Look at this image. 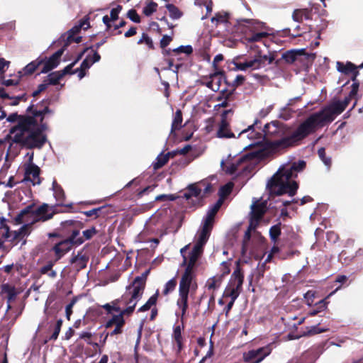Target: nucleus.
Listing matches in <instances>:
<instances>
[{"label": "nucleus", "instance_id": "nucleus-1", "mask_svg": "<svg viewBox=\"0 0 363 363\" xmlns=\"http://www.w3.org/2000/svg\"><path fill=\"white\" fill-rule=\"evenodd\" d=\"M48 112V108L42 111H37L33 116L21 118L18 125L10 130L9 138L11 142L26 146L28 148L41 147L46 141L43 134L45 129L44 125L40 124L43 115Z\"/></svg>", "mask_w": 363, "mask_h": 363}, {"label": "nucleus", "instance_id": "nucleus-2", "mask_svg": "<svg viewBox=\"0 0 363 363\" xmlns=\"http://www.w3.org/2000/svg\"><path fill=\"white\" fill-rule=\"evenodd\" d=\"M350 94L344 101H337L323 108L321 111L311 115L297 128L294 134L281 141L284 144H291L296 140H302L318 128L331 123L336 116L340 114L348 106L351 99Z\"/></svg>", "mask_w": 363, "mask_h": 363}, {"label": "nucleus", "instance_id": "nucleus-3", "mask_svg": "<svg viewBox=\"0 0 363 363\" xmlns=\"http://www.w3.org/2000/svg\"><path fill=\"white\" fill-rule=\"evenodd\" d=\"M306 166L303 160L294 162L290 166H284L279 169L267 183V186L272 193L276 195L289 194L294 196L298 188V184L294 180L298 172L302 171Z\"/></svg>", "mask_w": 363, "mask_h": 363}, {"label": "nucleus", "instance_id": "nucleus-4", "mask_svg": "<svg viewBox=\"0 0 363 363\" xmlns=\"http://www.w3.org/2000/svg\"><path fill=\"white\" fill-rule=\"evenodd\" d=\"M196 288L195 272L185 269L179 281V298L177 301V304L182 311V317L185 315L188 309L189 292L195 291Z\"/></svg>", "mask_w": 363, "mask_h": 363}, {"label": "nucleus", "instance_id": "nucleus-5", "mask_svg": "<svg viewBox=\"0 0 363 363\" xmlns=\"http://www.w3.org/2000/svg\"><path fill=\"white\" fill-rule=\"evenodd\" d=\"M48 204H43L37 208H33L32 206H28L16 216L14 218L16 225L21 224L23 222H29L32 220V223H36L42 220L45 221L50 219L52 213Z\"/></svg>", "mask_w": 363, "mask_h": 363}, {"label": "nucleus", "instance_id": "nucleus-6", "mask_svg": "<svg viewBox=\"0 0 363 363\" xmlns=\"http://www.w3.org/2000/svg\"><path fill=\"white\" fill-rule=\"evenodd\" d=\"M297 129L290 135L283 137L286 133V129L282 123L279 121H272L269 123H267L262 130L264 139L266 140H271L273 139L281 138L279 140H275L272 143L274 147H286L294 145L296 142L299 140L293 141L291 144L286 145L281 143V141L286 138L291 137Z\"/></svg>", "mask_w": 363, "mask_h": 363}, {"label": "nucleus", "instance_id": "nucleus-7", "mask_svg": "<svg viewBox=\"0 0 363 363\" xmlns=\"http://www.w3.org/2000/svg\"><path fill=\"white\" fill-rule=\"evenodd\" d=\"M145 284L135 279L131 285L126 288V291L121 296L122 305L126 307V312L134 311L137 303L142 298Z\"/></svg>", "mask_w": 363, "mask_h": 363}, {"label": "nucleus", "instance_id": "nucleus-8", "mask_svg": "<svg viewBox=\"0 0 363 363\" xmlns=\"http://www.w3.org/2000/svg\"><path fill=\"white\" fill-rule=\"evenodd\" d=\"M145 284L135 279L131 285L126 288V291L121 296L122 305L126 307V312L134 311L137 303L142 298Z\"/></svg>", "mask_w": 363, "mask_h": 363}, {"label": "nucleus", "instance_id": "nucleus-9", "mask_svg": "<svg viewBox=\"0 0 363 363\" xmlns=\"http://www.w3.org/2000/svg\"><path fill=\"white\" fill-rule=\"evenodd\" d=\"M274 58L272 55H257L254 59L235 63L236 69L240 71H253L259 69L272 63Z\"/></svg>", "mask_w": 363, "mask_h": 363}, {"label": "nucleus", "instance_id": "nucleus-10", "mask_svg": "<svg viewBox=\"0 0 363 363\" xmlns=\"http://www.w3.org/2000/svg\"><path fill=\"white\" fill-rule=\"evenodd\" d=\"M243 283V274L239 268H237L231 275L229 285L225 289V295L230 296L233 301L238 297Z\"/></svg>", "mask_w": 363, "mask_h": 363}, {"label": "nucleus", "instance_id": "nucleus-11", "mask_svg": "<svg viewBox=\"0 0 363 363\" xmlns=\"http://www.w3.org/2000/svg\"><path fill=\"white\" fill-rule=\"evenodd\" d=\"M33 154L29 156L28 161L23 164L24 168V178L21 182H30L33 185H38L41 183L40 177V169L39 167L35 164L33 162Z\"/></svg>", "mask_w": 363, "mask_h": 363}, {"label": "nucleus", "instance_id": "nucleus-12", "mask_svg": "<svg viewBox=\"0 0 363 363\" xmlns=\"http://www.w3.org/2000/svg\"><path fill=\"white\" fill-rule=\"evenodd\" d=\"M272 345H267L264 347L251 350L243 354L244 361L249 363H259L272 352Z\"/></svg>", "mask_w": 363, "mask_h": 363}, {"label": "nucleus", "instance_id": "nucleus-13", "mask_svg": "<svg viewBox=\"0 0 363 363\" xmlns=\"http://www.w3.org/2000/svg\"><path fill=\"white\" fill-rule=\"evenodd\" d=\"M282 57L286 62L290 64L296 61H302L304 59L313 62L315 58V54L306 53L305 49L291 50L284 53Z\"/></svg>", "mask_w": 363, "mask_h": 363}, {"label": "nucleus", "instance_id": "nucleus-14", "mask_svg": "<svg viewBox=\"0 0 363 363\" xmlns=\"http://www.w3.org/2000/svg\"><path fill=\"white\" fill-rule=\"evenodd\" d=\"M267 211L266 201H255L251 205V218L250 228H256L259 220Z\"/></svg>", "mask_w": 363, "mask_h": 363}, {"label": "nucleus", "instance_id": "nucleus-15", "mask_svg": "<svg viewBox=\"0 0 363 363\" xmlns=\"http://www.w3.org/2000/svg\"><path fill=\"white\" fill-rule=\"evenodd\" d=\"M244 159L242 157H232L229 155L220 162L223 170L228 174H236L239 167L242 164Z\"/></svg>", "mask_w": 363, "mask_h": 363}, {"label": "nucleus", "instance_id": "nucleus-16", "mask_svg": "<svg viewBox=\"0 0 363 363\" xmlns=\"http://www.w3.org/2000/svg\"><path fill=\"white\" fill-rule=\"evenodd\" d=\"M257 121H255L253 125H250L247 129L242 130L239 134V135L247 137L250 140H252V143L247 145L246 147L255 146L261 143L264 139L263 132L259 133L255 130V127L257 125Z\"/></svg>", "mask_w": 363, "mask_h": 363}, {"label": "nucleus", "instance_id": "nucleus-17", "mask_svg": "<svg viewBox=\"0 0 363 363\" xmlns=\"http://www.w3.org/2000/svg\"><path fill=\"white\" fill-rule=\"evenodd\" d=\"M211 230V227L203 224L201 229L199 230L195 235V244L194 246V248L203 251V246L208 240Z\"/></svg>", "mask_w": 363, "mask_h": 363}, {"label": "nucleus", "instance_id": "nucleus-18", "mask_svg": "<svg viewBox=\"0 0 363 363\" xmlns=\"http://www.w3.org/2000/svg\"><path fill=\"white\" fill-rule=\"evenodd\" d=\"M228 112L229 111H225L222 114V120L217 130V136L220 138H235L234 133L229 129V124L226 121V116Z\"/></svg>", "mask_w": 363, "mask_h": 363}, {"label": "nucleus", "instance_id": "nucleus-19", "mask_svg": "<svg viewBox=\"0 0 363 363\" xmlns=\"http://www.w3.org/2000/svg\"><path fill=\"white\" fill-rule=\"evenodd\" d=\"M223 79V72L217 70L209 75V81H208L206 84L213 91H217L219 90Z\"/></svg>", "mask_w": 363, "mask_h": 363}, {"label": "nucleus", "instance_id": "nucleus-20", "mask_svg": "<svg viewBox=\"0 0 363 363\" xmlns=\"http://www.w3.org/2000/svg\"><path fill=\"white\" fill-rule=\"evenodd\" d=\"M203 250L193 247L189 258L184 256L183 264L186 265V270L194 271L196 263L203 254Z\"/></svg>", "mask_w": 363, "mask_h": 363}, {"label": "nucleus", "instance_id": "nucleus-21", "mask_svg": "<svg viewBox=\"0 0 363 363\" xmlns=\"http://www.w3.org/2000/svg\"><path fill=\"white\" fill-rule=\"evenodd\" d=\"M3 239L4 247L1 249L6 252L9 251V250L16 244V241L21 240V238L20 236V233H18V230H10L8 235L5 234L4 235H3Z\"/></svg>", "mask_w": 363, "mask_h": 363}, {"label": "nucleus", "instance_id": "nucleus-22", "mask_svg": "<svg viewBox=\"0 0 363 363\" xmlns=\"http://www.w3.org/2000/svg\"><path fill=\"white\" fill-rule=\"evenodd\" d=\"M64 49H60L55 52L49 59H48L43 65L41 70L42 73H47L55 68L60 63V59L62 55Z\"/></svg>", "mask_w": 363, "mask_h": 363}, {"label": "nucleus", "instance_id": "nucleus-23", "mask_svg": "<svg viewBox=\"0 0 363 363\" xmlns=\"http://www.w3.org/2000/svg\"><path fill=\"white\" fill-rule=\"evenodd\" d=\"M119 313L118 315H113L111 318H110L106 323V328H110L113 325L123 327L125 324V320L123 318L124 315H130L132 314L133 311L126 312V308L124 309L121 308V311H117Z\"/></svg>", "mask_w": 363, "mask_h": 363}, {"label": "nucleus", "instance_id": "nucleus-24", "mask_svg": "<svg viewBox=\"0 0 363 363\" xmlns=\"http://www.w3.org/2000/svg\"><path fill=\"white\" fill-rule=\"evenodd\" d=\"M223 203V199H220L217 202L211 206L207 211L206 216L203 220V224L213 228L214 217Z\"/></svg>", "mask_w": 363, "mask_h": 363}, {"label": "nucleus", "instance_id": "nucleus-25", "mask_svg": "<svg viewBox=\"0 0 363 363\" xmlns=\"http://www.w3.org/2000/svg\"><path fill=\"white\" fill-rule=\"evenodd\" d=\"M222 282V276H214L209 278L206 283V288L210 293L211 299L213 300L215 291L218 290Z\"/></svg>", "mask_w": 363, "mask_h": 363}, {"label": "nucleus", "instance_id": "nucleus-26", "mask_svg": "<svg viewBox=\"0 0 363 363\" xmlns=\"http://www.w3.org/2000/svg\"><path fill=\"white\" fill-rule=\"evenodd\" d=\"M71 247L72 246L69 245V242L64 240L55 244L52 250L54 252L56 259H60L71 250Z\"/></svg>", "mask_w": 363, "mask_h": 363}, {"label": "nucleus", "instance_id": "nucleus-27", "mask_svg": "<svg viewBox=\"0 0 363 363\" xmlns=\"http://www.w3.org/2000/svg\"><path fill=\"white\" fill-rule=\"evenodd\" d=\"M1 294L6 295V298L8 301L7 309H10V302L13 301L16 296L19 294V291L15 288V286L9 285L8 284H4L1 286Z\"/></svg>", "mask_w": 363, "mask_h": 363}, {"label": "nucleus", "instance_id": "nucleus-28", "mask_svg": "<svg viewBox=\"0 0 363 363\" xmlns=\"http://www.w3.org/2000/svg\"><path fill=\"white\" fill-rule=\"evenodd\" d=\"M337 69L342 73L348 74L352 73L354 74L353 80L356 77L358 72L357 71V67L352 64V62H347L344 64L343 62H337L336 63Z\"/></svg>", "mask_w": 363, "mask_h": 363}, {"label": "nucleus", "instance_id": "nucleus-29", "mask_svg": "<svg viewBox=\"0 0 363 363\" xmlns=\"http://www.w3.org/2000/svg\"><path fill=\"white\" fill-rule=\"evenodd\" d=\"M201 184H204V183L199 182L189 185L184 194V197L186 199L193 197L199 198L201 192V187L200 186Z\"/></svg>", "mask_w": 363, "mask_h": 363}, {"label": "nucleus", "instance_id": "nucleus-30", "mask_svg": "<svg viewBox=\"0 0 363 363\" xmlns=\"http://www.w3.org/2000/svg\"><path fill=\"white\" fill-rule=\"evenodd\" d=\"M87 262L88 257L83 254L82 252H79L71 259V263L74 265V267L77 271L84 268L86 266Z\"/></svg>", "mask_w": 363, "mask_h": 363}, {"label": "nucleus", "instance_id": "nucleus-31", "mask_svg": "<svg viewBox=\"0 0 363 363\" xmlns=\"http://www.w3.org/2000/svg\"><path fill=\"white\" fill-rule=\"evenodd\" d=\"M100 58V55L96 52H93L91 55H88L82 61L80 66L81 69L85 70L89 69L94 63L99 61Z\"/></svg>", "mask_w": 363, "mask_h": 363}, {"label": "nucleus", "instance_id": "nucleus-32", "mask_svg": "<svg viewBox=\"0 0 363 363\" xmlns=\"http://www.w3.org/2000/svg\"><path fill=\"white\" fill-rule=\"evenodd\" d=\"M170 153L165 155L160 154L157 156L155 161L152 163V167L155 170L163 167L169 160Z\"/></svg>", "mask_w": 363, "mask_h": 363}, {"label": "nucleus", "instance_id": "nucleus-33", "mask_svg": "<svg viewBox=\"0 0 363 363\" xmlns=\"http://www.w3.org/2000/svg\"><path fill=\"white\" fill-rule=\"evenodd\" d=\"M82 29V26H74L72 28H71L68 32H67V41L68 43H71V42H76V43H79L81 41V37H74V35L76 34H77L80 30Z\"/></svg>", "mask_w": 363, "mask_h": 363}, {"label": "nucleus", "instance_id": "nucleus-34", "mask_svg": "<svg viewBox=\"0 0 363 363\" xmlns=\"http://www.w3.org/2000/svg\"><path fill=\"white\" fill-rule=\"evenodd\" d=\"M52 191L55 199L60 203L65 200V192L55 180L52 182Z\"/></svg>", "mask_w": 363, "mask_h": 363}, {"label": "nucleus", "instance_id": "nucleus-35", "mask_svg": "<svg viewBox=\"0 0 363 363\" xmlns=\"http://www.w3.org/2000/svg\"><path fill=\"white\" fill-rule=\"evenodd\" d=\"M65 240L69 242V245L72 246V245H81L84 241V239L79 236V230H74L72 231L70 237L65 239Z\"/></svg>", "mask_w": 363, "mask_h": 363}, {"label": "nucleus", "instance_id": "nucleus-36", "mask_svg": "<svg viewBox=\"0 0 363 363\" xmlns=\"http://www.w3.org/2000/svg\"><path fill=\"white\" fill-rule=\"evenodd\" d=\"M182 115L180 110H177L174 114V119L172 123L171 132H174L177 130H179L182 127Z\"/></svg>", "mask_w": 363, "mask_h": 363}, {"label": "nucleus", "instance_id": "nucleus-37", "mask_svg": "<svg viewBox=\"0 0 363 363\" xmlns=\"http://www.w3.org/2000/svg\"><path fill=\"white\" fill-rule=\"evenodd\" d=\"M32 220H30L29 222H23L22 223H24L19 229L18 233H20V236L21 238V240L24 239L26 237L28 236L30 233H31V225L34 224L35 223L31 222Z\"/></svg>", "mask_w": 363, "mask_h": 363}, {"label": "nucleus", "instance_id": "nucleus-38", "mask_svg": "<svg viewBox=\"0 0 363 363\" xmlns=\"http://www.w3.org/2000/svg\"><path fill=\"white\" fill-rule=\"evenodd\" d=\"M32 220H30L29 222H23L22 223H24L19 229L18 233H20V236L21 238V240L24 239L26 237L28 236L30 233H31V225L34 224L35 223L31 222Z\"/></svg>", "mask_w": 363, "mask_h": 363}, {"label": "nucleus", "instance_id": "nucleus-39", "mask_svg": "<svg viewBox=\"0 0 363 363\" xmlns=\"http://www.w3.org/2000/svg\"><path fill=\"white\" fill-rule=\"evenodd\" d=\"M63 77V74L60 72H52L48 74L45 82L48 84H57Z\"/></svg>", "mask_w": 363, "mask_h": 363}, {"label": "nucleus", "instance_id": "nucleus-40", "mask_svg": "<svg viewBox=\"0 0 363 363\" xmlns=\"http://www.w3.org/2000/svg\"><path fill=\"white\" fill-rule=\"evenodd\" d=\"M121 305H122V302L120 299L115 300L111 303H106L103 306V308H105L108 313H111L112 311H121Z\"/></svg>", "mask_w": 363, "mask_h": 363}, {"label": "nucleus", "instance_id": "nucleus-41", "mask_svg": "<svg viewBox=\"0 0 363 363\" xmlns=\"http://www.w3.org/2000/svg\"><path fill=\"white\" fill-rule=\"evenodd\" d=\"M166 8L169 13L170 18L174 20L179 19L182 16V13L173 4H167Z\"/></svg>", "mask_w": 363, "mask_h": 363}, {"label": "nucleus", "instance_id": "nucleus-42", "mask_svg": "<svg viewBox=\"0 0 363 363\" xmlns=\"http://www.w3.org/2000/svg\"><path fill=\"white\" fill-rule=\"evenodd\" d=\"M268 35L269 34L267 32H259L256 33H252V35L246 37V40L248 43L259 42L263 38L267 37Z\"/></svg>", "mask_w": 363, "mask_h": 363}, {"label": "nucleus", "instance_id": "nucleus-43", "mask_svg": "<svg viewBox=\"0 0 363 363\" xmlns=\"http://www.w3.org/2000/svg\"><path fill=\"white\" fill-rule=\"evenodd\" d=\"M157 298V294L152 296L143 306L138 308V312H145L150 310L152 306L156 304Z\"/></svg>", "mask_w": 363, "mask_h": 363}, {"label": "nucleus", "instance_id": "nucleus-44", "mask_svg": "<svg viewBox=\"0 0 363 363\" xmlns=\"http://www.w3.org/2000/svg\"><path fill=\"white\" fill-rule=\"evenodd\" d=\"M293 19L296 22H300L303 20V17L308 18V11L306 9H296L293 13Z\"/></svg>", "mask_w": 363, "mask_h": 363}, {"label": "nucleus", "instance_id": "nucleus-45", "mask_svg": "<svg viewBox=\"0 0 363 363\" xmlns=\"http://www.w3.org/2000/svg\"><path fill=\"white\" fill-rule=\"evenodd\" d=\"M157 4L154 1L148 2L143 9V13L146 16H151L157 11Z\"/></svg>", "mask_w": 363, "mask_h": 363}, {"label": "nucleus", "instance_id": "nucleus-46", "mask_svg": "<svg viewBox=\"0 0 363 363\" xmlns=\"http://www.w3.org/2000/svg\"><path fill=\"white\" fill-rule=\"evenodd\" d=\"M9 223V220L8 219L0 216V230L1 231V238L0 240H4L3 235H8L10 231Z\"/></svg>", "mask_w": 363, "mask_h": 363}, {"label": "nucleus", "instance_id": "nucleus-47", "mask_svg": "<svg viewBox=\"0 0 363 363\" xmlns=\"http://www.w3.org/2000/svg\"><path fill=\"white\" fill-rule=\"evenodd\" d=\"M9 223V220L8 219L0 216V230L1 231V238L0 240H4L3 235H8L10 231Z\"/></svg>", "mask_w": 363, "mask_h": 363}, {"label": "nucleus", "instance_id": "nucleus-48", "mask_svg": "<svg viewBox=\"0 0 363 363\" xmlns=\"http://www.w3.org/2000/svg\"><path fill=\"white\" fill-rule=\"evenodd\" d=\"M42 63V60L33 61L28 64L23 69L24 74H30L35 72L37 67Z\"/></svg>", "mask_w": 363, "mask_h": 363}, {"label": "nucleus", "instance_id": "nucleus-49", "mask_svg": "<svg viewBox=\"0 0 363 363\" xmlns=\"http://www.w3.org/2000/svg\"><path fill=\"white\" fill-rule=\"evenodd\" d=\"M211 22L218 25L228 22V14L226 13H218L211 18Z\"/></svg>", "mask_w": 363, "mask_h": 363}, {"label": "nucleus", "instance_id": "nucleus-50", "mask_svg": "<svg viewBox=\"0 0 363 363\" xmlns=\"http://www.w3.org/2000/svg\"><path fill=\"white\" fill-rule=\"evenodd\" d=\"M233 188V184L231 182L226 184L223 186L219 191V194L221 198L226 197L230 194Z\"/></svg>", "mask_w": 363, "mask_h": 363}, {"label": "nucleus", "instance_id": "nucleus-51", "mask_svg": "<svg viewBox=\"0 0 363 363\" xmlns=\"http://www.w3.org/2000/svg\"><path fill=\"white\" fill-rule=\"evenodd\" d=\"M176 285H177V280L175 278H172V279H170L169 281H168L166 283V284L164 286V291H163V294L164 295H167L169 293L174 291V289L176 287Z\"/></svg>", "mask_w": 363, "mask_h": 363}, {"label": "nucleus", "instance_id": "nucleus-52", "mask_svg": "<svg viewBox=\"0 0 363 363\" xmlns=\"http://www.w3.org/2000/svg\"><path fill=\"white\" fill-rule=\"evenodd\" d=\"M281 234L280 225H275L271 227L269 230V235L273 241H275Z\"/></svg>", "mask_w": 363, "mask_h": 363}, {"label": "nucleus", "instance_id": "nucleus-53", "mask_svg": "<svg viewBox=\"0 0 363 363\" xmlns=\"http://www.w3.org/2000/svg\"><path fill=\"white\" fill-rule=\"evenodd\" d=\"M62 325V319L57 320V323L55 325L53 333L50 337V340H56L57 339L58 335L60 332V330H61Z\"/></svg>", "mask_w": 363, "mask_h": 363}, {"label": "nucleus", "instance_id": "nucleus-54", "mask_svg": "<svg viewBox=\"0 0 363 363\" xmlns=\"http://www.w3.org/2000/svg\"><path fill=\"white\" fill-rule=\"evenodd\" d=\"M328 328H320L318 325H313L308 328L306 335H313L328 331Z\"/></svg>", "mask_w": 363, "mask_h": 363}, {"label": "nucleus", "instance_id": "nucleus-55", "mask_svg": "<svg viewBox=\"0 0 363 363\" xmlns=\"http://www.w3.org/2000/svg\"><path fill=\"white\" fill-rule=\"evenodd\" d=\"M318 155L319 157L321 159V160L323 162V163L328 166L330 167L331 164V160L330 157H327L325 156V150L324 148H320L318 150Z\"/></svg>", "mask_w": 363, "mask_h": 363}, {"label": "nucleus", "instance_id": "nucleus-56", "mask_svg": "<svg viewBox=\"0 0 363 363\" xmlns=\"http://www.w3.org/2000/svg\"><path fill=\"white\" fill-rule=\"evenodd\" d=\"M317 305H318L317 309H314L310 312L309 314L313 316V315H316L317 313H318L319 312L324 311L327 308L326 303L325 302L324 300L319 301Z\"/></svg>", "mask_w": 363, "mask_h": 363}, {"label": "nucleus", "instance_id": "nucleus-57", "mask_svg": "<svg viewBox=\"0 0 363 363\" xmlns=\"http://www.w3.org/2000/svg\"><path fill=\"white\" fill-rule=\"evenodd\" d=\"M138 44L145 43L150 48H152L153 47L152 40L145 33L143 34L141 38L138 41Z\"/></svg>", "mask_w": 363, "mask_h": 363}, {"label": "nucleus", "instance_id": "nucleus-58", "mask_svg": "<svg viewBox=\"0 0 363 363\" xmlns=\"http://www.w3.org/2000/svg\"><path fill=\"white\" fill-rule=\"evenodd\" d=\"M128 17L135 23H140V18L134 9H130L128 12Z\"/></svg>", "mask_w": 363, "mask_h": 363}, {"label": "nucleus", "instance_id": "nucleus-59", "mask_svg": "<svg viewBox=\"0 0 363 363\" xmlns=\"http://www.w3.org/2000/svg\"><path fill=\"white\" fill-rule=\"evenodd\" d=\"M96 233V230L94 227L83 231V235L85 240L91 239Z\"/></svg>", "mask_w": 363, "mask_h": 363}, {"label": "nucleus", "instance_id": "nucleus-60", "mask_svg": "<svg viewBox=\"0 0 363 363\" xmlns=\"http://www.w3.org/2000/svg\"><path fill=\"white\" fill-rule=\"evenodd\" d=\"M193 51L192 48L190 45L187 46H180L176 49L174 50V52H184L187 55L191 54Z\"/></svg>", "mask_w": 363, "mask_h": 363}, {"label": "nucleus", "instance_id": "nucleus-61", "mask_svg": "<svg viewBox=\"0 0 363 363\" xmlns=\"http://www.w3.org/2000/svg\"><path fill=\"white\" fill-rule=\"evenodd\" d=\"M121 9H122V7L121 6H118L117 7L111 9L110 15H111V19L112 21H116L118 18V13H120Z\"/></svg>", "mask_w": 363, "mask_h": 363}, {"label": "nucleus", "instance_id": "nucleus-62", "mask_svg": "<svg viewBox=\"0 0 363 363\" xmlns=\"http://www.w3.org/2000/svg\"><path fill=\"white\" fill-rule=\"evenodd\" d=\"M223 56L222 54H218L215 56L213 61V66L214 67L215 71L220 70L218 67V63L223 61Z\"/></svg>", "mask_w": 363, "mask_h": 363}, {"label": "nucleus", "instance_id": "nucleus-63", "mask_svg": "<svg viewBox=\"0 0 363 363\" xmlns=\"http://www.w3.org/2000/svg\"><path fill=\"white\" fill-rule=\"evenodd\" d=\"M91 336L92 335L89 332H82L79 335V338L86 340L89 345H93V343L90 341V338L91 337Z\"/></svg>", "mask_w": 363, "mask_h": 363}, {"label": "nucleus", "instance_id": "nucleus-64", "mask_svg": "<svg viewBox=\"0 0 363 363\" xmlns=\"http://www.w3.org/2000/svg\"><path fill=\"white\" fill-rule=\"evenodd\" d=\"M172 41V38L168 35H164L160 40V45L162 48L167 47Z\"/></svg>", "mask_w": 363, "mask_h": 363}]
</instances>
